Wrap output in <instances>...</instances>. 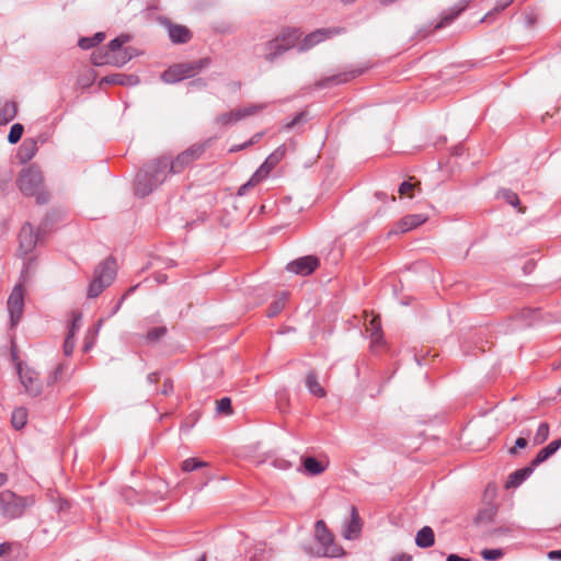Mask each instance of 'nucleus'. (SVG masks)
Returning a JSON list of instances; mask_svg holds the SVG:
<instances>
[{
	"mask_svg": "<svg viewBox=\"0 0 561 561\" xmlns=\"http://www.w3.org/2000/svg\"><path fill=\"white\" fill-rule=\"evenodd\" d=\"M20 192L26 197H35L38 205H45L50 201V193L44 184V175L36 164L23 168L16 179Z\"/></svg>",
	"mask_w": 561,
	"mask_h": 561,
	"instance_id": "f257e3e1",
	"label": "nucleus"
},
{
	"mask_svg": "<svg viewBox=\"0 0 561 561\" xmlns=\"http://www.w3.org/2000/svg\"><path fill=\"white\" fill-rule=\"evenodd\" d=\"M35 504L34 494L20 495L10 489L0 491V517L5 522L22 518Z\"/></svg>",
	"mask_w": 561,
	"mask_h": 561,
	"instance_id": "f03ea898",
	"label": "nucleus"
},
{
	"mask_svg": "<svg viewBox=\"0 0 561 561\" xmlns=\"http://www.w3.org/2000/svg\"><path fill=\"white\" fill-rule=\"evenodd\" d=\"M210 64V57H203L194 61L174 64L162 72L161 79L165 83H176L185 79H191L209 67Z\"/></svg>",
	"mask_w": 561,
	"mask_h": 561,
	"instance_id": "7ed1b4c3",
	"label": "nucleus"
},
{
	"mask_svg": "<svg viewBox=\"0 0 561 561\" xmlns=\"http://www.w3.org/2000/svg\"><path fill=\"white\" fill-rule=\"evenodd\" d=\"M301 32L298 28H285L275 38L263 45V58L268 62H273L288 49L293 48L299 41Z\"/></svg>",
	"mask_w": 561,
	"mask_h": 561,
	"instance_id": "20e7f679",
	"label": "nucleus"
},
{
	"mask_svg": "<svg viewBox=\"0 0 561 561\" xmlns=\"http://www.w3.org/2000/svg\"><path fill=\"white\" fill-rule=\"evenodd\" d=\"M115 276L116 262L113 257H107L95 267L93 278L88 288V297H99L113 283Z\"/></svg>",
	"mask_w": 561,
	"mask_h": 561,
	"instance_id": "39448f33",
	"label": "nucleus"
},
{
	"mask_svg": "<svg viewBox=\"0 0 561 561\" xmlns=\"http://www.w3.org/2000/svg\"><path fill=\"white\" fill-rule=\"evenodd\" d=\"M115 276L116 262L113 257H107L95 267L93 278L88 288V297H99L113 283Z\"/></svg>",
	"mask_w": 561,
	"mask_h": 561,
	"instance_id": "423d86ee",
	"label": "nucleus"
},
{
	"mask_svg": "<svg viewBox=\"0 0 561 561\" xmlns=\"http://www.w3.org/2000/svg\"><path fill=\"white\" fill-rule=\"evenodd\" d=\"M115 276L116 262L113 257H107L95 267L93 278L88 288V297H99L113 283Z\"/></svg>",
	"mask_w": 561,
	"mask_h": 561,
	"instance_id": "0eeeda50",
	"label": "nucleus"
},
{
	"mask_svg": "<svg viewBox=\"0 0 561 561\" xmlns=\"http://www.w3.org/2000/svg\"><path fill=\"white\" fill-rule=\"evenodd\" d=\"M33 265V260L30 259L23 264V268L21 272V280L13 287L9 298H8V310L11 318L12 327H15L24 311V286L23 283L26 280L28 270Z\"/></svg>",
	"mask_w": 561,
	"mask_h": 561,
	"instance_id": "6e6552de",
	"label": "nucleus"
},
{
	"mask_svg": "<svg viewBox=\"0 0 561 561\" xmlns=\"http://www.w3.org/2000/svg\"><path fill=\"white\" fill-rule=\"evenodd\" d=\"M211 139H207L202 142H195L187 149L180 152L174 159L171 160V172L173 174H180L191 167L195 161L202 158V156L209 148Z\"/></svg>",
	"mask_w": 561,
	"mask_h": 561,
	"instance_id": "1a4fd4ad",
	"label": "nucleus"
},
{
	"mask_svg": "<svg viewBox=\"0 0 561 561\" xmlns=\"http://www.w3.org/2000/svg\"><path fill=\"white\" fill-rule=\"evenodd\" d=\"M314 536L322 547V556L328 558H340L345 556L342 546L335 542L334 534L328 528L324 520L320 519L314 525Z\"/></svg>",
	"mask_w": 561,
	"mask_h": 561,
	"instance_id": "9d476101",
	"label": "nucleus"
},
{
	"mask_svg": "<svg viewBox=\"0 0 561 561\" xmlns=\"http://www.w3.org/2000/svg\"><path fill=\"white\" fill-rule=\"evenodd\" d=\"M45 236L38 230V228L35 230L34 226L30 222H25L19 232V249H18V255L20 257L24 259V263L32 259L33 262L35 261L34 257H27L28 254L33 253L38 242L43 240Z\"/></svg>",
	"mask_w": 561,
	"mask_h": 561,
	"instance_id": "9b49d317",
	"label": "nucleus"
},
{
	"mask_svg": "<svg viewBox=\"0 0 561 561\" xmlns=\"http://www.w3.org/2000/svg\"><path fill=\"white\" fill-rule=\"evenodd\" d=\"M266 108V104H248L242 107L233 108L229 112L221 113L215 117V124L220 127L231 126L247 117L253 116Z\"/></svg>",
	"mask_w": 561,
	"mask_h": 561,
	"instance_id": "f8f14e48",
	"label": "nucleus"
},
{
	"mask_svg": "<svg viewBox=\"0 0 561 561\" xmlns=\"http://www.w3.org/2000/svg\"><path fill=\"white\" fill-rule=\"evenodd\" d=\"M129 48H125L123 56L113 55L105 47L94 50L91 55V62L95 66L112 65L122 67L131 59Z\"/></svg>",
	"mask_w": 561,
	"mask_h": 561,
	"instance_id": "ddd939ff",
	"label": "nucleus"
},
{
	"mask_svg": "<svg viewBox=\"0 0 561 561\" xmlns=\"http://www.w3.org/2000/svg\"><path fill=\"white\" fill-rule=\"evenodd\" d=\"M345 32L343 27H329V28H318L309 34H307L302 41L299 43V50L306 51L314 47L317 44L331 38L334 35H339Z\"/></svg>",
	"mask_w": 561,
	"mask_h": 561,
	"instance_id": "4468645a",
	"label": "nucleus"
},
{
	"mask_svg": "<svg viewBox=\"0 0 561 561\" xmlns=\"http://www.w3.org/2000/svg\"><path fill=\"white\" fill-rule=\"evenodd\" d=\"M18 373L25 391L32 397H38L43 390L38 374L31 368H23L22 363L18 364Z\"/></svg>",
	"mask_w": 561,
	"mask_h": 561,
	"instance_id": "2eb2a0df",
	"label": "nucleus"
},
{
	"mask_svg": "<svg viewBox=\"0 0 561 561\" xmlns=\"http://www.w3.org/2000/svg\"><path fill=\"white\" fill-rule=\"evenodd\" d=\"M320 266V261L314 255H306L287 264V271L297 275L308 276Z\"/></svg>",
	"mask_w": 561,
	"mask_h": 561,
	"instance_id": "dca6fc26",
	"label": "nucleus"
},
{
	"mask_svg": "<svg viewBox=\"0 0 561 561\" xmlns=\"http://www.w3.org/2000/svg\"><path fill=\"white\" fill-rule=\"evenodd\" d=\"M148 173L153 178V185H161L169 173L171 172V159L168 157H161L145 168Z\"/></svg>",
	"mask_w": 561,
	"mask_h": 561,
	"instance_id": "f3484780",
	"label": "nucleus"
},
{
	"mask_svg": "<svg viewBox=\"0 0 561 561\" xmlns=\"http://www.w3.org/2000/svg\"><path fill=\"white\" fill-rule=\"evenodd\" d=\"M363 529V520L358 514L356 506H351L350 519L344 524L342 536L346 540H355L359 538Z\"/></svg>",
	"mask_w": 561,
	"mask_h": 561,
	"instance_id": "a211bd4d",
	"label": "nucleus"
},
{
	"mask_svg": "<svg viewBox=\"0 0 561 561\" xmlns=\"http://www.w3.org/2000/svg\"><path fill=\"white\" fill-rule=\"evenodd\" d=\"M365 70H366L365 68H353L351 70L343 71V72L323 78L320 80L319 87L327 88L330 85L346 83V82L362 76L365 72Z\"/></svg>",
	"mask_w": 561,
	"mask_h": 561,
	"instance_id": "6ab92c4d",
	"label": "nucleus"
},
{
	"mask_svg": "<svg viewBox=\"0 0 561 561\" xmlns=\"http://www.w3.org/2000/svg\"><path fill=\"white\" fill-rule=\"evenodd\" d=\"M157 187L158 185H153V178L146 169H142L137 173L134 186L135 195L145 197Z\"/></svg>",
	"mask_w": 561,
	"mask_h": 561,
	"instance_id": "aec40b11",
	"label": "nucleus"
},
{
	"mask_svg": "<svg viewBox=\"0 0 561 561\" xmlns=\"http://www.w3.org/2000/svg\"><path fill=\"white\" fill-rule=\"evenodd\" d=\"M428 217L423 214H413L402 217L398 222L393 233H404L413 230L427 221Z\"/></svg>",
	"mask_w": 561,
	"mask_h": 561,
	"instance_id": "412c9836",
	"label": "nucleus"
},
{
	"mask_svg": "<svg viewBox=\"0 0 561 561\" xmlns=\"http://www.w3.org/2000/svg\"><path fill=\"white\" fill-rule=\"evenodd\" d=\"M366 331L369 333L373 348L385 345L381 319L379 316H374L369 320V322L366 324Z\"/></svg>",
	"mask_w": 561,
	"mask_h": 561,
	"instance_id": "4be33fe9",
	"label": "nucleus"
},
{
	"mask_svg": "<svg viewBox=\"0 0 561 561\" xmlns=\"http://www.w3.org/2000/svg\"><path fill=\"white\" fill-rule=\"evenodd\" d=\"M138 83L139 78L136 75L112 73L103 77L99 82V87L102 88L104 84L131 87Z\"/></svg>",
	"mask_w": 561,
	"mask_h": 561,
	"instance_id": "5701e85b",
	"label": "nucleus"
},
{
	"mask_svg": "<svg viewBox=\"0 0 561 561\" xmlns=\"http://www.w3.org/2000/svg\"><path fill=\"white\" fill-rule=\"evenodd\" d=\"M168 32L169 37L173 44H186L193 37L191 30L181 24L170 23L168 26Z\"/></svg>",
	"mask_w": 561,
	"mask_h": 561,
	"instance_id": "b1692460",
	"label": "nucleus"
},
{
	"mask_svg": "<svg viewBox=\"0 0 561 561\" xmlns=\"http://www.w3.org/2000/svg\"><path fill=\"white\" fill-rule=\"evenodd\" d=\"M270 171L260 165V168L251 175V178L242 184L237 192L238 196H244L248 194V192L257 186L260 183H262L265 179L268 178Z\"/></svg>",
	"mask_w": 561,
	"mask_h": 561,
	"instance_id": "393cba45",
	"label": "nucleus"
},
{
	"mask_svg": "<svg viewBox=\"0 0 561 561\" xmlns=\"http://www.w3.org/2000/svg\"><path fill=\"white\" fill-rule=\"evenodd\" d=\"M270 171L260 165V168L251 175V178L242 184L237 192L238 196H244L248 194V192L257 186L260 183H262L265 179L268 178Z\"/></svg>",
	"mask_w": 561,
	"mask_h": 561,
	"instance_id": "a878e982",
	"label": "nucleus"
},
{
	"mask_svg": "<svg viewBox=\"0 0 561 561\" xmlns=\"http://www.w3.org/2000/svg\"><path fill=\"white\" fill-rule=\"evenodd\" d=\"M535 467L531 461L529 466L515 470L508 476L505 488L514 489L519 486L533 473Z\"/></svg>",
	"mask_w": 561,
	"mask_h": 561,
	"instance_id": "bb28decb",
	"label": "nucleus"
},
{
	"mask_svg": "<svg viewBox=\"0 0 561 561\" xmlns=\"http://www.w3.org/2000/svg\"><path fill=\"white\" fill-rule=\"evenodd\" d=\"M38 150L37 142L33 138L25 139L19 148L18 158L20 162L26 163L32 160Z\"/></svg>",
	"mask_w": 561,
	"mask_h": 561,
	"instance_id": "cd10ccee",
	"label": "nucleus"
},
{
	"mask_svg": "<svg viewBox=\"0 0 561 561\" xmlns=\"http://www.w3.org/2000/svg\"><path fill=\"white\" fill-rule=\"evenodd\" d=\"M561 447V439H554L549 443L546 447H543L536 457L531 460L533 466H539L545 462L549 457H551L559 448Z\"/></svg>",
	"mask_w": 561,
	"mask_h": 561,
	"instance_id": "c85d7f7f",
	"label": "nucleus"
},
{
	"mask_svg": "<svg viewBox=\"0 0 561 561\" xmlns=\"http://www.w3.org/2000/svg\"><path fill=\"white\" fill-rule=\"evenodd\" d=\"M61 218H62V213L60 210L51 209L50 211H48L45 215V217L41 221V224L38 226V230L44 236L47 234L50 231V229L53 228V226L56 222H58L59 220H61Z\"/></svg>",
	"mask_w": 561,
	"mask_h": 561,
	"instance_id": "c756f323",
	"label": "nucleus"
},
{
	"mask_svg": "<svg viewBox=\"0 0 561 561\" xmlns=\"http://www.w3.org/2000/svg\"><path fill=\"white\" fill-rule=\"evenodd\" d=\"M18 114V104L14 101H5L0 106V126L9 124Z\"/></svg>",
	"mask_w": 561,
	"mask_h": 561,
	"instance_id": "7c9ffc66",
	"label": "nucleus"
},
{
	"mask_svg": "<svg viewBox=\"0 0 561 561\" xmlns=\"http://www.w3.org/2000/svg\"><path fill=\"white\" fill-rule=\"evenodd\" d=\"M435 542V535L430 526L421 528L415 536V543L420 548H430Z\"/></svg>",
	"mask_w": 561,
	"mask_h": 561,
	"instance_id": "2f4dec72",
	"label": "nucleus"
},
{
	"mask_svg": "<svg viewBox=\"0 0 561 561\" xmlns=\"http://www.w3.org/2000/svg\"><path fill=\"white\" fill-rule=\"evenodd\" d=\"M306 387L311 394L318 398L325 397V390L318 381V376L313 370H310L306 376Z\"/></svg>",
	"mask_w": 561,
	"mask_h": 561,
	"instance_id": "473e14b6",
	"label": "nucleus"
},
{
	"mask_svg": "<svg viewBox=\"0 0 561 561\" xmlns=\"http://www.w3.org/2000/svg\"><path fill=\"white\" fill-rule=\"evenodd\" d=\"M305 470L311 476L321 474L325 467L314 457H306L302 460Z\"/></svg>",
	"mask_w": 561,
	"mask_h": 561,
	"instance_id": "72a5a7b5",
	"label": "nucleus"
},
{
	"mask_svg": "<svg viewBox=\"0 0 561 561\" xmlns=\"http://www.w3.org/2000/svg\"><path fill=\"white\" fill-rule=\"evenodd\" d=\"M129 39H130L129 35L122 34V35L117 36L116 38L112 39L105 48L107 51H111V54H113V55L123 56L125 49L122 50V47Z\"/></svg>",
	"mask_w": 561,
	"mask_h": 561,
	"instance_id": "f704fd0d",
	"label": "nucleus"
},
{
	"mask_svg": "<svg viewBox=\"0 0 561 561\" xmlns=\"http://www.w3.org/2000/svg\"><path fill=\"white\" fill-rule=\"evenodd\" d=\"M27 422V410L23 407L13 410L11 415V424L15 430H21Z\"/></svg>",
	"mask_w": 561,
	"mask_h": 561,
	"instance_id": "c9c22d12",
	"label": "nucleus"
},
{
	"mask_svg": "<svg viewBox=\"0 0 561 561\" xmlns=\"http://www.w3.org/2000/svg\"><path fill=\"white\" fill-rule=\"evenodd\" d=\"M208 467V462L203 461L198 458H187L181 463V469L184 472H192L194 470Z\"/></svg>",
	"mask_w": 561,
	"mask_h": 561,
	"instance_id": "e433bc0d",
	"label": "nucleus"
},
{
	"mask_svg": "<svg viewBox=\"0 0 561 561\" xmlns=\"http://www.w3.org/2000/svg\"><path fill=\"white\" fill-rule=\"evenodd\" d=\"M502 197L507 204L515 207L518 213H525V207H522L519 197L515 192L511 190H503Z\"/></svg>",
	"mask_w": 561,
	"mask_h": 561,
	"instance_id": "4c0bfd02",
	"label": "nucleus"
},
{
	"mask_svg": "<svg viewBox=\"0 0 561 561\" xmlns=\"http://www.w3.org/2000/svg\"><path fill=\"white\" fill-rule=\"evenodd\" d=\"M287 294H283L282 297L274 300L267 308V317L274 318L284 309L286 305Z\"/></svg>",
	"mask_w": 561,
	"mask_h": 561,
	"instance_id": "58836bf2",
	"label": "nucleus"
},
{
	"mask_svg": "<svg viewBox=\"0 0 561 561\" xmlns=\"http://www.w3.org/2000/svg\"><path fill=\"white\" fill-rule=\"evenodd\" d=\"M168 332L167 327H156L150 329L147 334L145 335V339L148 343H156L159 340H161Z\"/></svg>",
	"mask_w": 561,
	"mask_h": 561,
	"instance_id": "ea45409f",
	"label": "nucleus"
},
{
	"mask_svg": "<svg viewBox=\"0 0 561 561\" xmlns=\"http://www.w3.org/2000/svg\"><path fill=\"white\" fill-rule=\"evenodd\" d=\"M549 437V424L542 422L539 424L537 432L534 437L535 445L543 444Z\"/></svg>",
	"mask_w": 561,
	"mask_h": 561,
	"instance_id": "a19ab883",
	"label": "nucleus"
},
{
	"mask_svg": "<svg viewBox=\"0 0 561 561\" xmlns=\"http://www.w3.org/2000/svg\"><path fill=\"white\" fill-rule=\"evenodd\" d=\"M24 127L22 124H14L11 126L9 135H8V141L12 145L18 144L23 135Z\"/></svg>",
	"mask_w": 561,
	"mask_h": 561,
	"instance_id": "79ce46f5",
	"label": "nucleus"
},
{
	"mask_svg": "<svg viewBox=\"0 0 561 561\" xmlns=\"http://www.w3.org/2000/svg\"><path fill=\"white\" fill-rule=\"evenodd\" d=\"M285 154L286 147L285 145H282L277 147L265 160L276 167L284 159Z\"/></svg>",
	"mask_w": 561,
	"mask_h": 561,
	"instance_id": "37998d69",
	"label": "nucleus"
},
{
	"mask_svg": "<svg viewBox=\"0 0 561 561\" xmlns=\"http://www.w3.org/2000/svg\"><path fill=\"white\" fill-rule=\"evenodd\" d=\"M217 404V412L225 415L232 414V405L231 400L228 397H224L216 401Z\"/></svg>",
	"mask_w": 561,
	"mask_h": 561,
	"instance_id": "c03bdc74",
	"label": "nucleus"
},
{
	"mask_svg": "<svg viewBox=\"0 0 561 561\" xmlns=\"http://www.w3.org/2000/svg\"><path fill=\"white\" fill-rule=\"evenodd\" d=\"M66 368H67L66 364H64V363L58 364L57 367L54 369V371L48 376L47 385L51 386V385H55L56 382H58L62 378L64 371Z\"/></svg>",
	"mask_w": 561,
	"mask_h": 561,
	"instance_id": "a18cd8bd",
	"label": "nucleus"
},
{
	"mask_svg": "<svg viewBox=\"0 0 561 561\" xmlns=\"http://www.w3.org/2000/svg\"><path fill=\"white\" fill-rule=\"evenodd\" d=\"M80 321H81V313L80 312H72L71 313V322L68 328L67 336L75 337L79 328H80Z\"/></svg>",
	"mask_w": 561,
	"mask_h": 561,
	"instance_id": "49530a36",
	"label": "nucleus"
},
{
	"mask_svg": "<svg viewBox=\"0 0 561 561\" xmlns=\"http://www.w3.org/2000/svg\"><path fill=\"white\" fill-rule=\"evenodd\" d=\"M504 552L501 549H483L481 556L486 561H495L502 558Z\"/></svg>",
	"mask_w": 561,
	"mask_h": 561,
	"instance_id": "de8ad7c7",
	"label": "nucleus"
},
{
	"mask_svg": "<svg viewBox=\"0 0 561 561\" xmlns=\"http://www.w3.org/2000/svg\"><path fill=\"white\" fill-rule=\"evenodd\" d=\"M467 4L461 5L457 9L453 14L446 15L442 19V21L436 25L437 28L444 27L448 24H450L459 14L461 11L466 9Z\"/></svg>",
	"mask_w": 561,
	"mask_h": 561,
	"instance_id": "09e8293b",
	"label": "nucleus"
},
{
	"mask_svg": "<svg viewBox=\"0 0 561 561\" xmlns=\"http://www.w3.org/2000/svg\"><path fill=\"white\" fill-rule=\"evenodd\" d=\"M416 185H420V183L417 182L416 184H413L411 183L410 181H404L400 184L399 186V194L401 196H404V195H409V196H412L411 195V192L414 190V187Z\"/></svg>",
	"mask_w": 561,
	"mask_h": 561,
	"instance_id": "8fccbe9b",
	"label": "nucleus"
},
{
	"mask_svg": "<svg viewBox=\"0 0 561 561\" xmlns=\"http://www.w3.org/2000/svg\"><path fill=\"white\" fill-rule=\"evenodd\" d=\"M305 118V112H299L295 115V117L285 123L284 126H283V129L284 130H289V129H293L297 124H299L302 119Z\"/></svg>",
	"mask_w": 561,
	"mask_h": 561,
	"instance_id": "3c124183",
	"label": "nucleus"
},
{
	"mask_svg": "<svg viewBox=\"0 0 561 561\" xmlns=\"http://www.w3.org/2000/svg\"><path fill=\"white\" fill-rule=\"evenodd\" d=\"M75 337L66 336L64 342V354L66 356H70L75 350Z\"/></svg>",
	"mask_w": 561,
	"mask_h": 561,
	"instance_id": "603ef678",
	"label": "nucleus"
},
{
	"mask_svg": "<svg viewBox=\"0 0 561 561\" xmlns=\"http://www.w3.org/2000/svg\"><path fill=\"white\" fill-rule=\"evenodd\" d=\"M78 46L81 49L88 50V49L95 47L96 45H95L92 36H90V37H81L78 42Z\"/></svg>",
	"mask_w": 561,
	"mask_h": 561,
	"instance_id": "864d4df0",
	"label": "nucleus"
},
{
	"mask_svg": "<svg viewBox=\"0 0 561 561\" xmlns=\"http://www.w3.org/2000/svg\"><path fill=\"white\" fill-rule=\"evenodd\" d=\"M173 380L171 378H167L163 381L161 393L164 396H169L173 392Z\"/></svg>",
	"mask_w": 561,
	"mask_h": 561,
	"instance_id": "5fc2aeb1",
	"label": "nucleus"
},
{
	"mask_svg": "<svg viewBox=\"0 0 561 561\" xmlns=\"http://www.w3.org/2000/svg\"><path fill=\"white\" fill-rule=\"evenodd\" d=\"M527 439L524 437H518L515 442V446L510 449L511 454H515L517 448H525L527 446Z\"/></svg>",
	"mask_w": 561,
	"mask_h": 561,
	"instance_id": "6e6d98bb",
	"label": "nucleus"
},
{
	"mask_svg": "<svg viewBox=\"0 0 561 561\" xmlns=\"http://www.w3.org/2000/svg\"><path fill=\"white\" fill-rule=\"evenodd\" d=\"M537 22V15L534 12H528L525 14V23L528 27H531Z\"/></svg>",
	"mask_w": 561,
	"mask_h": 561,
	"instance_id": "4d7b16f0",
	"label": "nucleus"
},
{
	"mask_svg": "<svg viewBox=\"0 0 561 561\" xmlns=\"http://www.w3.org/2000/svg\"><path fill=\"white\" fill-rule=\"evenodd\" d=\"M264 136L263 131L255 133L248 141H245V146L250 147L257 144L262 137Z\"/></svg>",
	"mask_w": 561,
	"mask_h": 561,
	"instance_id": "13d9d810",
	"label": "nucleus"
},
{
	"mask_svg": "<svg viewBox=\"0 0 561 561\" xmlns=\"http://www.w3.org/2000/svg\"><path fill=\"white\" fill-rule=\"evenodd\" d=\"M12 550V543L11 542H2L0 543V557H4L9 554Z\"/></svg>",
	"mask_w": 561,
	"mask_h": 561,
	"instance_id": "bf43d9fd",
	"label": "nucleus"
},
{
	"mask_svg": "<svg viewBox=\"0 0 561 561\" xmlns=\"http://www.w3.org/2000/svg\"><path fill=\"white\" fill-rule=\"evenodd\" d=\"M391 561H412V557L408 553H400L394 556Z\"/></svg>",
	"mask_w": 561,
	"mask_h": 561,
	"instance_id": "052dcab7",
	"label": "nucleus"
},
{
	"mask_svg": "<svg viewBox=\"0 0 561 561\" xmlns=\"http://www.w3.org/2000/svg\"><path fill=\"white\" fill-rule=\"evenodd\" d=\"M95 45L98 46L101 42H103L105 39V33L103 32H98L95 33L93 36H92Z\"/></svg>",
	"mask_w": 561,
	"mask_h": 561,
	"instance_id": "680f3d73",
	"label": "nucleus"
},
{
	"mask_svg": "<svg viewBox=\"0 0 561 561\" xmlns=\"http://www.w3.org/2000/svg\"><path fill=\"white\" fill-rule=\"evenodd\" d=\"M95 45L98 46L101 42H103L105 39V33L103 32H98L95 33L93 36H92Z\"/></svg>",
	"mask_w": 561,
	"mask_h": 561,
	"instance_id": "e2e57ef3",
	"label": "nucleus"
},
{
	"mask_svg": "<svg viewBox=\"0 0 561 561\" xmlns=\"http://www.w3.org/2000/svg\"><path fill=\"white\" fill-rule=\"evenodd\" d=\"M446 561H471V560L468 558H462L458 554L451 553L447 557Z\"/></svg>",
	"mask_w": 561,
	"mask_h": 561,
	"instance_id": "0e129e2a",
	"label": "nucleus"
},
{
	"mask_svg": "<svg viewBox=\"0 0 561 561\" xmlns=\"http://www.w3.org/2000/svg\"><path fill=\"white\" fill-rule=\"evenodd\" d=\"M548 558L551 560H561V550H552L548 553Z\"/></svg>",
	"mask_w": 561,
	"mask_h": 561,
	"instance_id": "69168bd1",
	"label": "nucleus"
},
{
	"mask_svg": "<svg viewBox=\"0 0 561 561\" xmlns=\"http://www.w3.org/2000/svg\"><path fill=\"white\" fill-rule=\"evenodd\" d=\"M93 346V339L89 340V336H85L84 344H83V352H89L91 347Z\"/></svg>",
	"mask_w": 561,
	"mask_h": 561,
	"instance_id": "338daca9",
	"label": "nucleus"
},
{
	"mask_svg": "<svg viewBox=\"0 0 561 561\" xmlns=\"http://www.w3.org/2000/svg\"><path fill=\"white\" fill-rule=\"evenodd\" d=\"M249 148L248 146H245V142L241 144V145H234L232 146L230 149H229V152H238L240 150H243V149H247Z\"/></svg>",
	"mask_w": 561,
	"mask_h": 561,
	"instance_id": "774afa93",
	"label": "nucleus"
}]
</instances>
